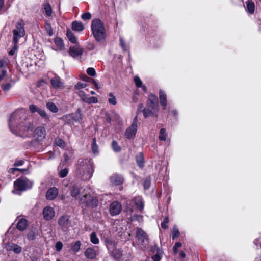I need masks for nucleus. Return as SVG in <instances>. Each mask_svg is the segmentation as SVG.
I'll return each mask as SVG.
<instances>
[{
  "label": "nucleus",
  "mask_w": 261,
  "mask_h": 261,
  "mask_svg": "<svg viewBox=\"0 0 261 261\" xmlns=\"http://www.w3.org/2000/svg\"><path fill=\"white\" fill-rule=\"evenodd\" d=\"M137 130V117H135L131 125L128 127L125 133V136L127 139H131L135 136Z\"/></svg>",
  "instance_id": "obj_10"
},
{
  "label": "nucleus",
  "mask_w": 261,
  "mask_h": 261,
  "mask_svg": "<svg viewBox=\"0 0 261 261\" xmlns=\"http://www.w3.org/2000/svg\"><path fill=\"white\" fill-rule=\"evenodd\" d=\"M14 46L12 47V48L11 49V50L9 52V55L10 56H13L14 55L16 50H17L18 47H17V43H13Z\"/></svg>",
  "instance_id": "obj_50"
},
{
  "label": "nucleus",
  "mask_w": 261,
  "mask_h": 261,
  "mask_svg": "<svg viewBox=\"0 0 261 261\" xmlns=\"http://www.w3.org/2000/svg\"><path fill=\"white\" fill-rule=\"evenodd\" d=\"M169 220L168 217H165L163 221L161 223V227L164 229H166L167 228H168V226L167 225V224L169 222Z\"/></svg>",
  "instance_id": "obj_46"
},
{
  "label": "nucleus",
  "mask_w": 261,
  "mask_h": 261,
  "mask_svg": "<svg viewBox=\"0 0 261 261\" xmlns=\"http://www.w3.org/2000/svg\"><path fill=\"white\" fill-rule=\"evenodd\" d=\"M134 81L135 83L136 86L138 88H140L142 86V82L141 80L137 76H136L134 78Z\"/></svg>",
  "instance_id": "obj_42"
},
{
  "label": "nucleus",
  "mask_w": 261,
  "mask_h": 261,
  "mask_svg": "<svg viewBox=\"0 0 261 261\" xmlns=\"http://www.w3.org/2000/svg\"><path fill=\"white\" fill-rule=\"evenodd\" d=\"M68 170L67 168L61 169L59 172V176L61 178H64L67 175Z\"/></svg>",
  "instance_id": "obj_41"
},
{
  "label": "nucleus",
  "mask_w": 261,
  "mask_h": 261,
  "mask_svg": "<svg viewBox=\"0 0 261 261\" xmlns=\"http://www.w3.org/2000/svg\"><path fill=\"white\" fill-rule=\"evenodd\" d=\"M85 189L77 185H74L71 189L70 194L79 203L86 206H94L96 205V200L90 194L87 193Z\"/></svg>",
  "instance_id": "obj_3"
},
{
  "label": "nucleus",
  "mask_w": 261,
  "mask_h": 261,
  "mask_svg": "<svg viewBox=\"0 0 261 261\" xmlns=\"http://www.w3.org/2000/svg\"><path fill=\"white\" fill-rule=\"evenodd\" d=\"M120 41L121 46H122V47L123 49V50H125V51L126 50V46L125 42L123 41V40L122 39V38H121L120 39Z\"/></svg>",
  "instance_id": "obj_56"
},
{
  "label": "nucleus",
  "mask_w": 261,
  "mask_h": 261,
  "mask_svg": "<svg viewBox=\"0 0 261 261\" xmlns=\"http://www.w3.org/2000/svg\"><path fill=\"white\" fill-rule=\"evenodd\" d=\"M75 174L83 180H89L93 176L94 164L89 159H80L75 165Z\"/></svg>",
  "instance_id": "obj_2"
},
{
  "label": "nucleus",
  "mask_w": 261,
  "mask_h": 261,
  "mask_svg": "<svg viewBox=\"0 0 261 261\" xmlns=\"http://www.w3.org/2000/svg\"><path fill=\"white\" fill-rule=\"evenodd\" d=\"M85 255L88 259H93L96 256V253L94 248H88L85 251Z\"/></svg>",
  "instance_id": "obj_21"
},
{
  "label": "nucleus",
  "mask_w": 261,
  "mask_h": 261,
  "mask_svg": "<svg viewBox=\"0 0 261 261\" xmlns=\"http://www.w3.org/2000/svg\"><path fill=\"white\" fill-rule=\"evenodd\" d=\"M24 163V161L22 160H16L14 163V166H18L22 165Z\"/></svg>",
  "instance_id": "obj_54"
},
{
  "label": "nucleus",
  "mask_w": 261,
  "mask_h": 261,
  "mask_svg": "<svg viewBox=\"0 0 261 261\" xmlns=\"http://www.w3.org/2000/svg\"><path fill=\"white\" fill-rule=\"evenodd\" d=\"M255 5L253 2L251 1H247L246 2V11L250 14H252L254 11Z\"/></svg>",
  "instance_id": "obj_24"
},
{
  "label": "nucleus",
  "mask_w": 261,
  "mask_h": 261,
  "mask_svg": "<svg viewBox=\"0 0 261 261\" xmlns=\"http://www.w3.org/2000/svg\"><path fill=\"white\" fill-rule=\"evenodd\" d=\"M182 246V244L180 242H176L175 243L174 246L173 247L178 248Z\"/></svg>",
  "instance_id": "obj_61"
},
{
  "label": "nucleus",
  "mask_w": 261,
  "mask_h": 261,
  "mask_svg": "<svg viewBox=\"0 0 261 261\" xmlns=\"http://www.w3.org/2000/svg\"><path fill=\"white\" fill-rule=\"evenodd\" d=\"M66 35L71 42L73 43H75L76 42V38L72 31L70 30H67Z\"/></svg>",
  "instance_id": "obj_31"
},
{
  "label": "nucleus",
  "mask_w": 261,
  "mask_h": 261,
  "mask_svg": "<svg viewBox=\"0 0 261 261\" xmlns=\"http://www.w3.org/2000/svg\"><path fill=\"white\" fill-rule=\"evenodd\" d=\"M46 108L53 113H57L58 111V108L56 105L53 102H48L46 103Z\"/></svg>",
  "instance_id": "obj_25"
},
{
  "label": "nucleus",
  "mask_w": 261,
  "mask_h": 261,
  "mask_svg": "<svg viewBox=\"0 0 261 261\" xmlns=\"http://www.w3.org/2000/svg\"><path fill=\"white\" fill-rule=\"evenodd\" d=\"M28 113L25 109L16 110L11 115L9 126L10 130L15 135L23 137H30L34 128L33 124L29 121Z\"/></svg>",
  "instance_id": "obj_1"
},
{
  "label": "nucleus",
  "mask_w": 261,
  "mask_h": 261,
  "mask_svg": "<svg viewBox=\"0 0 261 261\" xmlns=\"http://www.w3.org/2000/svg\"><path fill=\"white\" fill-rule=\"evenodd\" d=\"M90 241L94 244H98L99 243V240L95 232H93L90 234Z\"/></svg>",
  "instance_id": "obj_33"
},
{
  "label": "nucleus",
  "mask_w": 261,
  "mask_h": 261,
  "mask_svg": "<svg viewBox=\"0 0 261 261\" xmlns=\"http://www.w3.org/2000/svg\"><path fill=\"white\" fill-rule=\"evenodd\" d=\"M63 247L62 243L60 241H58L55 245V248L57 251H60L61 250Z\"/></svg>",
  "instance_id": "obj_52"
},
{
  "label": "nucleus",
  "mask_w": 261,
  "mask_h": 261,
  "mask_svg": "<svg viewBox=\"0 0 261 261\" xmlns=\"http://www.w3.org/2000/svg\"><path fill=\"white\" fill-rule=\"evenodd\" d=\"M44 10L45 11V13L47 16H50L51 15V8L50 5L48 3H46L44 5Z\"/></svg>",
  "instance_id": "obj_37"
},
{
  "label": "nucleus",
  "mask_w": 261,
  "mask_h": 261,
  "mask_svg": "<svg viewBox=\"0 0 261 261\" xmlns=\"http://www.w3.org/2000/svg\"><path fill=\"white\" fill-rule=\"evenodd\" d=\"M170 113H171V114L174 117H177V115H178V113H177V111L175 110V109H173V110H171V111H170Z\"/></svg>",
  "instance_id": "obj_58"
},
{
  "label": "nucleus",
  "mask_w": 261,
  "mask_h": 261,
  "mask_svg": "<svg viewBox=\"0 0 261 261\" xmlns=\"http://www.w3.org/2000/svg\"><path fill=\"white\" fill-rule=\"evenodd\" d=\"M28 238L30 240H32L34 238V235L30 233L28 235Z\"/></svg>",
  "instance_id": "obj_62"
},
{
  "label": "nucleus",
  "mask_w": 261,
  "mask_h": 261,
  "mask_svg": "<svg viewBox=\"0 0 261 261\" xmlns=\"http://www.w3.org/2000/svg\"><path fill=\"white\" fill-rule=\"evenodd\" d=\"M43 218L46 220H51L55 216V212L54 209L50 206H46L43 210Z\"/></svg>",
  "instance_id": "obj_12"
},
{
  "label": "nucleus",
  "mask_w": 261,
  "mask_h": 261,
  "mask_svg": "<svg viewBox=\"0 0 261 261\" xmlns=\"http://www.w3.org/2000/svg\"><path fill=\"white\" fill-rule=\"evenodd\" d=\"M136 236L137 242L140 244L142 247H146L149 243V240L146 233L141 228H138Z\"/></svg>",
  "instance_id": "obj_9"
},
{
  "label": "nucleus",
  "mask_w": 261,
  "mask_h": 261,
  "mask_svg": "<svg viewBox=\"0 0 261 261\" xmlns=\"http://www.w3.org/2000/svg\"><path fill=\"white\" fill-rule=\"evenodd\" d=\"M109 98H108V102L109 104L112 105H115L117 104V99L116 97L114 96L113 93H110L108 95Z\"/></svg>",
  "instance_id": "obj_34"
},
{
  "label": "nucleus",
  "mask_w": 261,
  "mask_h": 261,
  "mask_svg": "<svg viewBox=\"0 0 261 261\" xmlns=\"http://www.w3.org/2000/svg\"><path fill=\"white\" fill-rule=\"evenodd\" d=\"M64 158L66 162H68L70 158V155H68L67 152L64 153Z\"/></svg>",
  "instance_id": "obj_57"
},
{
  "label": "nucleus",
  "mask_w": 261,
  "mask_h": 261,
  "mask_svg": "<svg viewBox=\"0 0 261 261\" xmlns=\"http://www.w3.org/2000/svg\"><path fill=\"white\" fill-rule=\"evenodd\" d=\"M19 169L18 168H10L9 170V172L10 173H13L15 171L18 170Z\"/></svg>",
  "instance_id": "obj_64"
},
{
  "label": "nucleus",
  "mask_w": 261,
  "mask_h": 261,
  "mask_svg": "<svg viewBox=\"0 0 261 261\" xmlns=\"http://www.w3.org/2000/svg\"><path fill=\"white\" fill-rule=\"evenodd\" d=\"M2 90L5 92H8L10 90L12 87V85L10 83H6L5 84H3L1 86Z\"/></svg>",
  "instance_id": "obj_43"
},
{
  "label": "nucleus",
  "mask_w": 261,
  "mask_h": 261,
  "mask_svg": "<svg viewBox=\"0 0 261 261\" xmlns=\"http://www.w3.org/2000/svg\"><path fill=\"white\" fill-rule=\"evenodd\" d=\"M29 110L30 112L32 113H34L35 112H38L39 108L35 105H30L29 106Z\"/></svg>",
  "instance_id": "obj_44"
},
{
  "label": "nucleus",
  "mask_w": 261,
  "mask_h": 261,
  "mask_svg": "<svg viewBox=\"0 0 261 261\" xmlns=\"http://www.w3.org/2000/svg\"><path fill=\"white\" fill-rule=\"evenodd\" d=\"M58 189L56 187H52L49 189L46 194V197L47 200H51L56 198L58 194Z\"/></svg>",
  "instance_id": "obj_17"
},
{
  "label": "nucleus",
  "mask_w": 261,
  "mask_h": 261,
  "mask_svg": "<svg viewBox=\"0 0 261 261\" xmlns=\"http://www.w3.org/2000/svg\"><path fill=\"white\" fill-rule=\"evenodd\" d=\"M13 43H18L20 38L25 35L24 23L22 20H20L17 22L15 29L13 31Z\"/></svg>",
  "instance_id": "obj_8"
},
{
  "label": "nucleus",
  "mask_w": 261,
  "mask_h": 261,
  "mask_svg": "<svg viewBox=\"0 0 261 261\" xmlns=\"http://www.w3.org/2000/svg\"><path fill=\"white\" fill-rule=\"evenodd\" d=\"M92 83L95 86V87L97 89H100L101 88V85L100 84H99V83H98L96 81L92 79Z\"/></svg>",
  "instance_id": "obj_55"
},
{
  "label": "nucleus",
  "mask_w": 261,
  "mask_h": 261,
  "mask_svg": "<svg viewBox=\"0 0 261 261\" xmlns=\"http://www.w3.org/2000/svg\"><path fill=\"white\" fill-rule=\"evenodd\" d=\"M104 242L109 254L116 260L120 259L122 256V252L120 249L117 248V242L110 238H105Z\"/></svg>",
  "instance_id": "obj_6"
},
{
  "label": "nucleus",
  "mask_w": 261,
  "mask_h": 261,
  "mask_svg": "<svg viewBox=\"0 0 261 261\" xmlns=\"http://www.w3.org/2000/svg\"><path fill=\"white\" fill-rule=\"evenodd\" d=\"M91 30L95 40L98 42L105 41L106 30L103 23L99 19H94L91 22Z\"/></svg>",
  "instance_id": "obj_4"
},
{
  "label": "nucleus",
  "mask_w": 261,
  "mask_h": 261,
  "mask_svg": "<svg viewBox=\"0 0 261 261\" xmlns=\"http://www.w3.org/2000/svg\"><path fill=\"white\" fill-rule=\"evenodd\" d=\"M81 242L79 241H76L72 246L71 249L74 252H77L81 248Z\"/></svg>",
  "instance_id": "obj_36"
},
{
  "label": "nucleus",
  "mask_w": 261,
  "mask_h": 261,
  "mask_svg": "<svg viewBox=\"0 0 261 261\" xmlns=\"http://www.w3.org/2000/svg\"><path fill=\"white\" fill-rule=\"evenodd\" d=\"M50 83L52 87L55 89H61L64 87V84L61 78L56 75L50 80Z\"/></svg>",
  "instance_id": "obj_16"
},
{
  "label": "nucleus",
  "mask_w": 261,
  "mask_h": 261,
  "mask_svg": "<svg viewBox=\"0 0 261 261\" xmlns=\"http://www.w3.org/2000/svg\"><path fill=\"white\" fill-rule=\"evenodd\" d=\"M27 226V221L25 219H20L17 225V228L20 231L24 230Z\"/></svg>",
  "instance_id": "obj_22"
},
{
  "label": "nucleus",
  "mask_w": 261,
  "mask_h": 261,
  "mask_svg": "<svg viewBox=\"0 0 261 261\" xmlns=\"http://www.w3.org/2000/svg\"><path fill=\"white\" fill-rule=\"evenodd\" d=\"M46 30L49 36H51L53 34V30L50 24H47L45 25Z\"/></svg>",
  "instance_id": "obj_53"
},
{
  "label": "nucleus",
  "mask_w": 261,
  "mask_h": 261,
  "mask_svg": "<svg viewBox=\"0 0 261 261\" xmlns=\"http://www.w3.org/2000/svg\"><path fill=\"white\" fill-rule=\"evenodd\" d=\"M7 71L6 70H3L2 71V74L0 75V81H1L4 77L7 74Z\"/></svg>",
  "instance_id": "obj_59"
},
{
  "label": "nucleus",
  "mask_w": 261,
  "mask_h": 261,
  "mask_svg": "<svg viewBox=\"0 0 261 261\" xmlns=\"http://www.w3.org/2000/svg\"><path fill=\"white\" fill-rule=\"evenodd\" d=\"M79 95L80 96V97H81V99L82 100V101H83V98L84 97V96H87V95H86L85 92L84 91H80L79 92Z\"/></svg>",
  "instance_id": "obj_60"
},
{
  "label": "nucleus",
  "mask_w": 261,
  "mask_h": 261,
  "mask_svg": "<svg viewBox=\"0 0 261 261\" xmlns=\"http://www.w3.org/2000/svg\"><path fill=\"white\" fill-rule=\"evenodd\" d=\"M69 223V217L67 215L61 216L58 219V224L62 228H66Z\"/></svg>",
  "instance_id": "obj_20"
},
{
  "label": "nucleus",
  "mask_w": 261,
  "mask_h": 261,
  "mask_svg": "<svg viewBox=\"0 0 261 261\" xmlns=\"http://www.w3.org/2000/svg\"><path fill=\"white\" fill-rule=\"evenodd\" d=\"M87 74L91 76H96V71L93 68L89 67L87 69Z\"/></svg>",
  "instance_id": "obj_47"
},
{
  "label": "nucleus",
  "mask_w": 261,
  "mask_h": 261,
  "mask_svg": "<svg viewBox=\"0 0 261 261\" xmlns=\"http://www.w3.org/2000/svg\"><path fill=\"white\" fill-rule=\"evenodd\" d=\"M162 256V251L159 248L156 249V253L152 256V259L153 261H160Z\"/></svg>",
  "instance_id": "obj_30"
},
{
  "label": "nucleus",
  "mask_w": 261,
  "mask_h": 261,
  "mask_svg": "<svg viewBox=\"0 0 261 261\" xmlns=\"http://www.w3.org/2000/svg\"><path fill=\"white\" fill-rule=\"evenodd\" d=\"M83 49L79 45L71 46L69 49V54L73 58H76L82 55Z\"/></svg>",
  "instance_id": "obj_15"
},
{
  "label": "nucleus",
  "mask_w": 261,
  "mask_h": 261,
  "mask_svg": "<svg viewBox=\"0 0 261 261\" xmlns=\"http://www.w3.org/2000/svg\"><path fill=\"white\" fill-rule=\"evenodd\" d=\"M81 18L83 20H89L91 18V15L89 12L85 13L82 15Z\"/></svg>",
  "instance_id": "obj_49"
},
{
  "label": "nucleus",
  "mask_w": 261,
  "mask_h": 261,
  "mask_svg": "<svg viewBox=\"0 0 261 261\" xmlns=\"http://www.w3.org/2000/svg\"><path fill=\"white\" fill-rule=\"evenodd\" d=\"M150 182H151L150 177H149V176L147 177L145 179V180L144 181V183H143V186H144V188L145 189L147 190V189H149V188L150 186Z\"/></svg>",
  "instance_id": "obj_40"
},
{
  "label": "nucleus",
  "mask_w": 261,
  "mask_h": 261,
  "mask_svg": "<svg viewBox=\"0 0 261 261\" xmlns=\"http://www.w3.org/2000/svg\"><path fill=\"white\" fill-rule=\"evenodd\" d=\"M167 134L166 133V129L162 128L160 129L159 135V139L160 141H165L166 140Z\"/></svg>",
  "instance_id": "obj_29"
},
{
  "label": "nucleus",
  "mask_w": 261,
  "mask_h": 261,
  "mask_svg": "<svg viewBox=\"0 0 261 261\" xmlns=\"http://www.w3.org/2000/svg\"><path fill=\"white\" fill-rule=\"evenodd\" d=\"M136 162L138 166L140 167V168H142L144 166V158L143 154L140 153L136 156Z\"/></svg>",
  "instance_id": "obj_28"
},
{
  "label": "nucleus",
  "mask_w": 261,
  "mask_h": 261,
  "mask_svg": "<svg viewBox=\"0 0 261 261\" xmlns=\"http://www.w3.org/2000/svg\"><path fill=\"white\" fill-rule=\"evenodd\" d=\"M33 182L25 177H22L17 179L14 183V190L13 193H17L16 191H22L32 188Z\"/></svg>",
  "instance_id": "obj_7"
},
{
  "label": "nucleus",
  "mask_w": 261,
  "mask_h": 261,
  "mask_svg": "<svg viewBox=\"0 0 261 261\" xmlns=\"http://www.w3.org/2000/svg\"><path fill=\"white\" fill-rule=\"evenodd\" d=\"M110 181L111 184L113 185H120L123 182V178L121 175L115 174L111 176Z\"/></svg>",
  "instance_id": "obj_18"
},
{
  "label": "nucleus",
  "mask_w": 261,
  "mask_h": 261,
  "mask_svg": "<svg viewBox=\"0 0 261 261\" xmlns=\"http://www.w3.org/2000/svg\"><path fill=\"white\" fill-rule=\"evenodd\" d=\"M179 256L181 258H184L186 257V254L184 253V251H181L179 253Z\"/></svg>",
  "instance_id": "obj_63"
},
{
  "label": "nucleus",
  "mask_w": 261,
  "mask_h": 261,
  "mask_svg": "<svg viewBox=\"0 0 261 261\" xmlns=\"http://www.w3.org/2000/svg\"><path fill=\"white\" fill-rule=\"evenodd\" d=\"M46 136V130L44 127L39 126L34 132V138L37 141H42Z\"/></svg>",
  "instance_id": "obj_11"
},
{
  "label": "nucleus",
  "mask_w": 261,
  "mask_h": 261,
  "mask_svg": "<svg viewBox=\"0 0 261 261\" xmlns=\"http://www.w3.org/2000/svg\"><path fill=\"white\" fill-rule=\"evenodd\" d=\"M83 101L89 104L91 103H96L98 102V100L95 97H88L84 96L83 98Z\"/></svg>",
  "instance_id": "obj_27"
},
{
  "label": "nucleus",
  "mask_w": 261,
  "mask_h": 261,
  "mask_svg": "<svg viewBox=\"0 0 261 261\" xmlns=\"http://www.w3.org/2000/svg\"><path fill=\"white\" fill-rule=\"evenodd\" d=\"M121 205L118 201L113 202L110 207V212L112 216L118 215L121 211Z\"/></svg>",
  "instance_id": "obj_13"
},
{
  "label": "nucleus",
  "mask_w": 261,
  "mask_h": 261,
  "mask_svg": "<svg viewBox=\"0 0 261 261\" xmlns=\"http://www.w3.org/2000/svg\"><path fill=\"white\" fill-rule=\"evenodd\" d=\"M179 231L176 225L173 226L172 231V237L174 240L179 236Z\"/></svg>",
  "instance_id": "obj_35"
},
{
  "label": "nucleus",
  "mask_w": 261,
  "mask_h": 261,
  "mask_svg": "<svg viewBox=\"0 0 261 261\" xmlns=\"http://www.w3.org/2000/svg\"><path fill=\"white\" fill-rule=\"evenodd\" d=\"M159 98L160 104L163 107V109H165L167 105V96L163 90H160L159 91Z\"/></svg>",
  "instance_id": "obj_19"
},
{
  "label": "nucleus",
  "mask_w": 261,
  "mask_h": 261,
  "mask_svg": "<svg viewBox=\"0 0 261 261\" xmlns=\"http://www.w3.org/2000/svg\"><path fill=\"white\" fill-rule=\"evenodd\" d=\"M4 247L7 251H13L16 254H19L22 251L21 246L12 243L6 244Z\"/></svg>",
  "instance_id": "obj_14"
},
{
  "label": "nucleus",
  "mask_w": 261,
  "mask_h": 261,
  "mask_svg": "<svg viewBox=\"0 0 261 261\" xmlns=\"http://www.w3.org/2000/svg\"><path fill=\"white\" fill-rule=\"evenodd\" d=\"M87 86V84L85 83H83L81 82H78L75 85V88L76 89H80L82 88H84Z\"/></svg>",
  "instance_id": "obj_51"
},
{
  "label": "nucleus",
  "mask_w": 261,
  "mask_h": 261,
  "mask_svg": "<svg viewBox=\"0 0 261 261\" xmlns=\"http://www.w3.org/2000/svg\"><path fill=\"white\" fill-rule=\"evenodd\" d=\"M56 144L61 148H64L65 147V142L61 139H56Z\"/></svg>",
  "instance_id": "obj_48"
},
{
  "label": "nucleus",
  "mask_w": 261,
  "mask_h": 261,
  "mask_svg": "<svg viewBox=\"0 0 261 261\" xmlns=\"http://www.w3.org/2000/svg\"><path fill=\"white\" fill-rule=\"evenodd\" d=\"M92 149L94 154H97L98 152V146L96 144V141L95 138H93L92 144Z\"/></svg>",
  "instance_id": "obj_38"
},
{
  "label": "nucleus",
  "mask_w": 261,
  "mask_h": 261,
  "mask_svg": "<svg viewBox=\"0 0 261 261\" xmlns=\"http://www.w3.org/2000/svg\"><path fill=\"white\" fill-rule=\"evenodd\" d=\"M112 147L115 152H119L121 150V147L116 141H113L112 143Z\"/></svg>",
  "instance_id": "obj_39"
},
{
  "label": "nucleus",
  "mask_w": 261,
  "mask_h": 261,
  "mask_svg": "<svg viewBox=\"0 0 261 261\" xmlns=\"http://www.w3.org/2000/svg\"><path fill=\"white\" fill-rule=\"evenodd\" d=\"M38 113L40 115V116H41L42 118L44 119H48L49 118L48 115L46 114V112L44 110L39 109Z\"/></svg>",
  "instance_id": "obj_45"
},
{
  "label": "nucleus",
  "mask_w": 261,
  "mask_h": 261,
  "mask_svg": "<svg viewBox=\"0 0 261 261\" xmlns=\"http://www.w3.org/2000/svg\"><path fill=\"white\" fill-rule=\"evenodd\" d=\"M158 111V97L153 94H150L148 97L146 108L143 110V115L145 118L156 116Z\"/></svg>",
  "instance_id": "obj_5"
},
{
  "label": "nucleus",
  "mask_w": 261,
  "mask_h": 261,
  "mask_svg": "<svg viewBox=\"0 0 261 261\" xmlns=\"http://www.w3.org/2000/svg\"><path fill=\"white\" fill-rule=\"evenodd\" d=\"M134 200H135V204H136V206H137V207L140 210H143V208L144 207V204H143L142 199L140 197H138V198H135L134 199Z\"/></svg>",
  "instance_id": "obj_32"
},
{
  "label": "nucleus",
  "mask_w": 261,
  "mask_h": 261,
  "mask_svg": "<svg viewBox=\"0 0 261 261\" xmlns=\"http://www.w3.org/2000/svg\"><path fill=\"white\" fill-rule=\"evenodd\" d=\"M72 29L75 31L80 32L84 30V27L82 22L74 21L72 24Z\"/></svg>",
  "instance_id": "obj_23"
},
{
  "label": "nucleus",
  "mask_w": 261,
  "mask_h": 261,
  "mask_svg": "<svg viewBox=\"0 0 261 261\" xmlns=\"http://www.w3.org/2000/svg\"><path fill=\"white\" fill-rule=\"evenodd\" d=\"M55 43L59 50H63L64 49V45L61 38L58 37L55 38Z\"/></svg>",
  "instance_id": "obj_26"
}]
</instances>
